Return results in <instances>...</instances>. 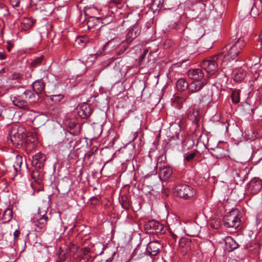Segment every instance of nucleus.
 I'll return each mask as SVG.
<instances>
[{
  "mask_svg": "<svg viewBox=\"0 0 262 262\" xmlns=\"http://www.w3.org/2000/svg\"><path fill=\"white\" fill-rule=\"evenodd\" d=\"M20 234V231L18 230H15L13 233V236L14 238H17Z\"/></svg>",
  "mask_w": 262,
  "mask_h": 262,
  "instance_id": "3c124183",
  "label": "nucleus"
},
{
  "mask_svg": "<svg viewBox=\"0 0 262 262\" xmlns=\"http://www.w3.org/2000/svg\"><path fill=\"white\" fill-rule=\"evenodd\" d=\"M181 27H183V26H182L181 23H178L176 24V27L174 28L176 30L180 31V32L183 31V34H185L186 33V31L187 30V27H185L184 29H181Z\"/></svg>",
  "mask_w": 262,
  "mask_h": 262,
  "instance_id": "a19ab883",
  "label": "nucleus"
},
{
  "mask_svg": "<svg viewBox=\"0 0 262 262\" xmlns=\"http://www.w3.org/2000/svg\"><path fill=\"white\" fill-rule=\"evenodd\" d=\"M246 74V71L242 69L234 70L232 73L233 80L237 82L241 81L243 80Z\"/></svg>",
  "mask_w": 262,
  "mask_h": 262,
  "instance_id": "aec40b11",
  "label": "nucleus"
},
{
  "mask_svg": "<svg viewBox=\"0 0 262 262\" xmlns=\"http://www.w3.org/2000/svg\"><path fill=\"white\" fill-rule=\"evenodd\" d=\"M46 158L43 154L38 152L35 154L32 158V165L36 169H41L44 166Z\"/></svg>",
  "mask_w": 262,
  "mask_h": 262,
  "instance_id": "f8f14e48",
  "label": "nucleus"
},
{
  "mask_svg": "<svg viewBox=\"0 0 262 262\" xmlns=\"http://www.w3.org/2000/svg\"><path fill=\"white\" fill-rule=\"evenodd\" d=\"M145 228L150 233H158L162 231L163 227L158 222L155 220L148 221L145 224Z\"/></svg>",
  "mask_w": 262,
  "mask_h": 262,
  "instance_id": "1a4fd4ad",
  "label": "nucleus"
},
{
  "mask_svg": "<svg viewBox=\"0 0 262 262\" xmlns=\"http://www.w3.org/2000/svg\"><path fill=\"white\" fill-rule=\"evenodd\" d=\"M91 200H97V199L96 198L94 197L93 198L91 199Z\"/></svg>",
  "mask_w": 262,
  "mask_h": 262,
  "instance_id": "69168bd1",
  "label": "nucleus"
},
{
  "mask_svg": "<svg viewBox=\"0 0 262 262\" xmlns=\"http://www.w3.org/2000/svg\"><path fill=\"white\" fill-rule=\"evenodd\" d=\"M27 137L28 138L27 141H30L31 143H33L38 140L37 134L35 132L29 133Z\"/></svg>",
  "mask_w": 262,
  "mask_h": 262,
  "instance_id": "2f4dec72",
  "label": "nucleus"
},
{
  "mask_svg": "<svg viewBox=\"0 0 262 262\" xmlns=\"http://www.w3.org/2000/svg\"><path fill=\"white\" fill-rule=\"evenodd\" d=\"M250 14L254 17H255L258 15V10L257 8L254 6V4H253L252 7L251 9Z\"/></svg>",
  "mask_w": 262,
  "mask_h": 262,
  "instance_id": "ea45409f",
  "label": "nucleus"
},
{
  "mask_svg": "<svg viewBox=\"0 0 262 262\" xmlns=\"http://www.w3.org/2000/svg\"><path fill=\"white\" fill-rule=\"evenodd\" d=\"M48 120L47 116L44 114H39L34 118L32 122L34 127L39 128L44 125Z\"/></svg>",
  "mask_w": 262,
  "mask_h": 262,
  "instance_id": "a211bd4d",
  "label": "nucleus"
},
{
  "mask_svg": "<svg viewBox=\"0 0 262 262\" xmlns=\"http://www.w3.org/2000/svg\"><path fill=\"white\" fill-rule=\"evenodd\" d=\"M13 212L12 210L9 208L6 209L3 214V223H6L12 219Z\"/></svg>",
  "mask_w": 262,
  "mask_h": 262,
  "instance_id": "c756f323",
  "label": "nucleus"
},
{
  "mask_svg": "<svg viewBox=\"0 0 262 262\" xmlns=\"http://www.w3.org/2000/svg\"><path fill=\"white\" fill-rule=\"evenodd\" d=\"M150 24L149 23H147L145 24V26L147 29H148L150 27Z\"/></svg>",
  "mask_w": 262,
  "mask_h": 262,
  "instance_id": "bf43d9fd",
  "label": "nucleus"
},
{
  "mask_svg": "<svg viewBox=\"0 0 262 262\" xmlns=\"http://www.w3.org/2000/svg\"><path fill=\"white\" fill-rule=\"evenodd\" d=\"M148 52V49H145L143 51V54H142V55L141 56L140 58V60H142L143 59V58L145 56V55L147 54V53Z\"/></svg>",
  "mask_w": 262,
  "mask_h": 262,
  "instance_id": "8fccbe9b",
  "label": "nucleus"
},
{
  "mask_svg": "<svg viewBox=\"0 0 262 262\" xmlns=\"http://www.w3.org/2000/svg\"><path fill=\"white\" fill-rule=\"evenodd\" d=\"M33 89L38 97L39 93H41L45 89V85L42 80H38L33 83Z\"/></svg>",
  "mask_w": 262,
  "mask_h": 262,
  "instance_id": "5701e85b",
  "label": "nucleus"
},
{
  "mask_svg": "<svg viewBox=\"0 0 262 262\" xmlns=\"http://www.w3.org/2000/svg\"><path fill=\"white\" fill-rule=\"evenodd\" d=\"M190 64V62L188 59L183 60L181 61L177 62L176 64L178 67H182L183 68H186Z\"/></svg>",
  "mask_w": 262,
  "mask_h": 262,
  "instance_id": "4c0bfd02",
  "label": "nucleus"
},
{
  "mask_svg": "<svg viewBox=\"0 0 262 262\" xmlns=\"http://www.w3.org/2000/svg\"><path fill=\"white\" fill-rule=\"evenodd\" d=\"M164 0H153L152 6L153 7L161 8L163 6Z\"/></svg>",
  "mask_w": 262,
  "mask_h": 262,
  "instance_id": "c9c22d12",
  "label": "nucleus"
},
{
  "mask_svg": "<svg viewBox=\"0 0 262 262\" xmlns=\"http://www.w3.org/2000/svg\"><path fill=\"white\" fill-rule=\"evenodd\" d=\"M48 220L47 216L45 213L40 214V209H38L31 219V222L35 227V231L41 234L43 233L47 229Z\"/></svg>",
  "mask_w": 262,
  "mask_h": 262,
  "instance_id": "7ed1b4c3",
  "label": "nucleus"
},
{
  "mask_svg": "<svg viewBox=\"0 0 262 262\" xmlns=\"http://www.w3.org/2000/svg\"><path fill=\"white\" fill-rule=\"evenodd\" d=\"M132 16H128L127 17V18H126V20L123 21V23H127L129 22L130 21V20L131 19Z\"/></svg>",
  "mask_w": 262,
  "mask_h": 262,
  "instance_id": "5fc2aeb1",
  "label": "nucleus"
},
{
  "mask_svg": "<svg viewBox=\"0 0 262 262\" xmlns=\"http://www.w3.org/2000/svg\"><path fill=\"white\" fill-rule=\"evenodd\" d=\"M6 57V55L2 52H0V59L2 60L5 59Z\"/></svg>",
  "mask_w": 262,
  "mask_h": 262,
  "instance_id": "864d4df0",
  "label": "nucleus"
},
{
  "mask_svg": "<svg viewBox=\"0 0 262 262\" xmlns=\"http://www.w3.org/2000/svg\"><path fill=\"white\" fill-rule=\"evenodd\" d=\"M25 132V127L16 124L11 126L9 128L8 139L17 147L21 146L26 136Z\"/></svg>",
  "mask_w": 262,
  "mask_h": 262,
  "instance_id": "f03ea898",
  "label": "nucleus"
},
{
  "mask_svg": "<svg viewBox=\"0 0 262 262\" xmlns=\"http://www.w3.org/2000/svg\"><path fill=\"white\" fill-rule=\"evenodd\" d=\"M115 254H116L115 252H113L112 254V257H113L115 255Z\"/></svg>",
  "mask_w": 262,
  "mask_h": 262,
  "instance_id": "338daca9",
  "label": "nucleus"
},
{
  "mask_svg": "<svg viewBox=\"0 0 262 262\" xmlns=\"http://www.w3.org/2000/svg\"><path fill=\"white\" fill-rule=\"evenodd\" d=\"M172 173V168L168 165L160 167L159 177L161 179L167 180Z\"/></svg>",
  "mask_w": 262,
  "mask_h": 262,
  "instance_id": "f3484780",
  "label": "nucleus"
},
{
  "mask_svg": "<svg viewBox=\"0 0 262 262\" xmlns=\"http://www.w3.org/2000/svg\"><path fill=\"white\" fill-rule=\"evenodd\" d=\"M225 247L229 251H232L236 249L238 247V244L231 236H227L225 238Z\"/></svg>",
  "mask_w": 262,
  "mask_h": 262,
  "instance_id": "6ab92c4d",
  "label": "nucleus"
},
{
  "mask_svg": "<svg viewBox=\"0 0 262 262\" xmlns=\"http://www.w3.org/2000/svg\"><path fill=\"white\" fill-rule=\"evenodd\" d=\"M119 201L124 209L126 210L129 209L130 203L129 199L127 195L123 194L120 199Z\"/></svg>",
  "mask_w": 262,
  "mask_h": 262,
  "instance_id": "bb28decb",
  "label": "nucleus"
},
{
  "mask_svg": "<svg viewBox=\"0 0 262 262\" xmlns=\"http://www.w3.org/2000/svg\"><path fill=\"white\" fill-rule=\"evenodd\" d=\"M195 155L194 153H190L185 156L184 159L187 161H190L194 158Z\"/></svg>",
  "mask_w": 262,
  "mask_h": 262,
  "instance_id": "a18cd8bd",
  "label": "nucleus"
},
{
  "mask_svg": "<svg viewBox=\"0 0 262 262\" xmlns=\"http://www.w3.org/2000/svg\"><path fill=\"white\" fill-rule=\"evenodd\" d=\"M134 135H135V137H134V139H135L136 138V137H137V132H135V133H134Z\"/></svg>",
  "mask_w": 262,
  "mask_h": 262,
  "instance_id": "e2e57ef3",
  "label": "nucleus"
},
{
  "mask_svg": "<svg viewBox=\"0 0 262 262\" xmlns=\"http://www.w3.org/2000/svg\"><path fill=\"white\" fill-rule=\"evenodd\" d=\"M102 53V52L100 51L99 52H97L96 54L90 55V56L92 57H93L94 59H96L97 56L100 55Z\"/></svg>",
  "mask_w": 262,
  "mask_h": 262,
  "instance_id": "603ef678",
  "label": "nucleus"
},
{
  "mask_svg": "<svg viewBox=\"0 0 262 262\" xmlns=\"http://www.w3.org/2000/svg\"><path fill=\"white\" fill-rule=\"evenodd\" d=\"M35 23V20L31 18H24L21 21V25L24 29H28L32 27Z\"/></svg>",
  "mask_w": 262,
  "mask_h": 262,
  "instance_id": "c85d7f7f",
  "label": "nucleus"
},
{
  "mask_svg": "<svg viewBox=\"0 0 262 262\" xmlns=\"http://www.w3.org/2000/svg\"><path fill=\"white\" fill-rule=\"evenodd\" d=\"M83 253L85 256V258L89 259V258L91 257V256L89 255V254L90 253V249L89 248H83Z\"/></svg>",
  "mask_w": 262,
  "mask_h": 262,
  "instance_id": "c03bdc74",
  "label": "nucleus"
},
{
  "mask_svg": "<svg viewBox=\"0 0 262 262\" xmlns=\"http://www.w3.org/2000/svg\"><path fill=\"white\" fill-rule=\"evenodd\" d=\"M50 99L53 102L56 103L60 102L63 98V95L60 94H53L50 96Z\"/></svg>",
  "mask_w": 262,
  "mask_h": 262,
  "instance_id": "7c9ffc66",
  "label": "nucleus"
},
{
  "mask_svg": "<svg viewBox=\"0 0 262 262\" xmlns=\"http://www.w3.org/2000/svg\"><path fill=\"white\" fill-rule=\"evenodd\" d=\"M141 32V26L138 21L133 26L130 27L127 31L126 34V39L128 42H132L133 40L137 38Z\"/></svg>",
  "mask_w": 262,
  "mask_h": 262,
  "instance_id": "0eeeda50",
  "label": "nucleus"
},
{
  "mask_svg": "<svg viewBox=\"0 0 262 262\" xmlns=\"http://www.w3.org/2000/svg\"><path fill=\"white\" fill-rule=\"evenodd\" d=\"M176 194L182 198L188 199L194 195L195 190L190 186L184 184H180L176 185L174 188Z\"/></svg>",
  "mask_w": 262,
  "mask_h": 262,
  "instance_id": "39448f33",
  "label": "nucleus"
},
{
  "mask_svg": "<svg viewBox=\"0 0 262 262\" xmlns=\"http://www.w3.org/2000/svg\"><path fill=\"white\" fill-rule=\"evenodd\" d=\"M20 2L19 0H11L10 4L13 7L19 6Z\"/></svg>",
  "mask_w": 262,
  "mask_h": 262,
  "instance_id": "de8ad7c7",
  "label": "nucleus"
},
{
  "mask_svg": "<svg viewBox=\"0 0 262 262\" xmlns=\"http://www.w3.org/2000/svg\"><path fill=\"white\" fill-rule=\"evenodd\" d=\"M31 176L35 182L39 183L43 179V174L41 171L36 169L32 172Z\"/></svg>",
  "mask_w": 262,
  "mask_h": 262,
  "instance_id": "a878e982",
  "label": "nucleus"
},
{
  "mask_svg": "<svg viewBox=\"0 0 262 262\" xmlns=\"http://www.w3.org/2000/svg\"><path fill=\"white\" fill-rule=\"evenodd\" d=\"M221 150V149L220 148L217 147V148H216V151L219 152V150Z\"/></svg>",
  "mask_w": 262,
  "mask_h": 262,
  "instance_id": "0e129e2a",
  "label": "nucleus"
},
{
  "mask_svg": "<svg viewBox=\"0 0 262 262\" xmlns=\"http://www.w3.org/2000/svg\"><path fill=\"white\" fill-rule=\"evenodd\" d=\"M8 45L7 46V50L10 52L11 50V48H12V45L9 43V42H8Z\"/></svg>",
  "mask_w": 262,
  "mask_h": 262,
  "instance_id": "6e6d98bb",
  "label": "nucleus"
},
{
  "mask_svg": "<svg viewBox=\"0 0 262 262\" xmlns=\"http://www.w3.org/2000/svg\"><path fill=\"white\" fill-rule=\"evenodd\" d=\"M42 56H40L33 60L31 63V66L35 68L40 65L42 62Z\"/></svg>",
  "mask_w": 262,
  "mask_h": 262,
  "instance_id": "e433bc0d",
  "label": "nucleus"
},
{
  "mask_svg": "<svg viewBox=\"0 0 262 262\" xmlns=\"http://www.w3.org/2000/svg\"><path fill=\"white\" fill-rule=\"evenodd\" d=\"M194 226H188L187 229H183V232H185L186 234L189 236H194L197 234V231H193L192 229Z\"/></svg>",
  "mask_w": 262,
  "mask_h": 262,
  "instance_id": "473e14b6",
  "label": "nucleus"
},
{
  "mask_svg": "<svg viewBox=\"0 0 262 262\" xmlns=\"http://www.w3.org/2000/svg\"><path fill=\"white\" fill-rule=\"evenodd\" d=\"M246 42L244 40L239 38L236 41L226 46L221 53L222 57L226 59L238 60L239 55L245 48Z\"/></svg>",
  "mask_w": 262,
  "mask_h": 262,
  "instance_id": "f257e3e1",
  "label": "nucleus"
},
{
  "mask_svg": "<svg viewBox=\"0 0 262 262\" xmlns=\"http://www.w3.org/2000/svg\"><path fill=\"white\" fill-rule=\"evenodd\" d=\"M223 56V53H220L210 59L204 60L202 62V67L207 73H213L217 68V60Z\"/></svg>",
  "mask_w": 262,
  "mask_h": 262,
  "instance_id": "423d86ee",
  "label": "nucleus"
},
{
  "mask_svg": "<svg viewBox=\"0 0 262 262\" xmlns=\"http://www.w3.org/2000/svg\"><path fill=\"white\" fill-rule=\"evenodd\" d=\"M59 113V109L56 107H52L49 110V113L52 116H56Z\"/></svg>",
  "mask_w": 262,
  "mask_h": 262,
  "instance_id": "79ce46f5",
  "label": "nucleus"
},
{
  "mask_svg": "<svg viewBox=\"0 0 262 262\" xmlns=\"http://www.w3.org/2000/svg\"><path fill=\"white\" fill-rule=\"evenodd\" d=\"M262 188V181L258 178L252 179L248 184V189L252 194L257 193Z\"/></svg>",
  "mask_w": 262,
  "mask_h": 262,
  "instance_id": "6e6552de",
  "label": "nucleus"
},
{
  "mask_svg": "<svg viewBox=\"0 0 262 262\" xmlns=\"http://www.w3.org/2000/svg\"><path fill=\"white\" fill-rule=\"evenodd\" d=\"M15 159L16 160L14 163V164L13 165V167L15 168V170L17 171V168H20L22 164L23 158L21 156H16Z\"/></svg>",
  "mask_w": 262,
  "mask_h": 262,
  "instance_id": "72a5a7b5",
  "label": "nucleus"
},
{
  "mask_svg": "<svg viewBox=\"0 0 262 262\" xmlns=\"http://www.w3.org/2000/svg\"><path fill=\"white\" fill-rule=\"evenodd\" d=\"M225 157V155H221V154H219V155H218V154H217V155H216V158H218V159H219V158H223V157Z\"/></svg>",
  "mask_w": 262,
  "mask_h": 262,
  "instance_id": "4d7b16f0",
  "label": "nucleus"
},
{
  "mask_svg": "<svg viewBox=\"0 0 262 262\" xmlns=\"http://www.w3.org/2000/svg\"><path fill=\"white\" fill-rule=\"evenodd\" d=\"M66 132L63 129L61 132H60V138L57 137L58 142H60L65 138Z\"/></svg>",
  "mask_w": 262,
  "mask_h": 262,
  "instance_id": "49530a36",
  "label": "nucleus"
},
{
  "mask_svg": "<svg viewBox=\"0 0 262 262\" xmlns=\"http://www.w3.org/2000/svg\"><path fill=\"white\" fill-rule=\"evenodd\" d=\"M13 104L18 108L27 110L29 108L28 103L24 99L23 95L11 98Z\"/></svg>",
  "mask_w": 262,
  "mask_h": 262,
  "instance_id": "4468645a",
  "label": "nucleus"
},
{
  "mask_svg": "<svg viewBox=\"0 0 262 262\" xmlns=\"http://www.w3.org/2000/svg\"><path fill=\"white\" fill-rule=\"evenodd\" d=\"M199 101H200V103H201V102H203L204 101V98L203 97H202L201 98H200L199 99Z\"/></svg>",
  "mask_w": 262,
  "mask_h": 262,
  "instance_id": "680f3d73",
  "label": "nucleus"
},
{
  "mask_svg": "<svg viewBox=\"0 0 262 262\" xmlns=\"http://www.w3.org/2000/svg\"><path fill=\"white\" fill-rule=\"evenodd\" d=\"M24 98L28 99L30 102H35L38 98H36V95L30 90H26L23 94Z\"/></svg>",
  "mask_w": 262,
  "mask_h": 262,
  "instance_id": "cd10ccee",
  "label": "nucleus"
},
{
  "mask_svg": "<svg viewBox=\"0 0 262 262\" xmlns=\"http://www.w3.org/2000/svg\"><path fill=\"white\" fill-rule=\"evenodd\" d=\"M92 113V110L88 104L83 103L79 105L78 114L81 118L86 119L91 116Z\"/></svg>",
  "mask_w": 262,
  "mask_h": 262,
  "instance_id": "9b49d317",
  "label": "nucleus"
},
{
  "mask_svg": "<svg viewBox=\"0 0 262 262\" xmlns=\"http://www.w3.org/2000/svg\"><path fill=\"white\" fill-rule=\"evenodd\" d=\"M187 116L188 119L192 120L194 123L197 122L199 119V111L194 107H190L188 110Z\"/></svg>",
  "mask_w": 262,
  "mask_h": 262,
  "instance_id": "412c9836",
  "label": "nucleus"
},
{
  "mask_svg": "<svg viewBox=\"0 0 262 262\" xmlns=\"http://www.w3.org/2000/svg\"><path fill=\"white\" fill-rule=\"evenodd\" d=\"M169 230L171 236L174 241H176V238L178 236L181 235L182 233H183V229L179 222H177L173 225H171L169 228Z\"/></svg>",
  "mask_w": 262,
  "mask_h": 262,
  "instance_id": "ddd939ff",
  "label": "nucleus"
},
{
  "mask_svg": "<svg viewBox=\"0 0 262 262\" xmlns=\"http://www.w3.org/2000/svg\"><path fill=\"white\" fill-rule=\"evenodd\" d=\"M113 1L117 4H120L121 2V0H113Z\"/></svg>",
  "mask_w": 262,
  "mask_h": 262,
  "instance_id": "13d9d810",
  "label": "nucleus"
},
{
  "mask_svg": "<svg viewBox=\"0 0 262 262\" xmlns=\"http://www.w3.org/2000/svg\"><path fill=\"white\" fill-rule=\"evenodd\" d=\"M176 86L179 91H184L186 90H188L189 84L185 79L181 78L177 81Z\"/></svg>",
  "mask_w": 262,
  "mask_h": 262,
  "instance_id": "393cba45",
  "label": "nucleus"
},
{
  "mask_svg": "<svg viewBox=\"0 0 262 262\" xmlns=\"http://www.w3.org/2000/svg\"><path fill=\"white\" fill-rule=\"evenodd\" d=\"M115 40H111L108 41L103 46L102 50L104 51L106 49L108 46H115Z\"/></svg>",
  "mask_w": 262,
  "mask_h": 262,
  "instance_id": "37998d69",
  "label": "nucleus"
},
{
  "mask_svg": "<svg viewBox=\"0 0 262 262\" xmlns=\"http://www.w3.org/2000/svg\"><path fill=\"white\" fill-rule=\"evenodd\" d=\"M232 101L234 103L239 101V93L238 91H233L231 95Z\"/></svg>",
  "mask_w": 262,
  "mask_h": 262,
  "instance_id": "f704fd0d",
  "label": "nucleus"
},
{
  "mask_svg": "<svg viewBox=\"0 0 262 262\" xmlns=\"http://www.w3.org/2000/svg\"><path fill=\"white\" fill-rule=\"evenodd\" d=\"M64 255H59L58 258L56 259V262H64Z\"/></svg>",
  "mask_w": 262,
  "mask_h": 262,
  "instance_id": "09e8293b",
  "label": "nucleus"
},
{
  "mask_svg": "<svg viewBox=\"0 0 262 262\" xmlns=\"http://www.w3.org/2000/svg\"><path fill=\"white\" fill-rule=\"evenodd\" d=\"M224 225L226 228L237 229L240 225V217L237 210H232L228 212L223 219Z\"/></svg>",
  "mask_w": 262,
  "mask_h": 262,
  "instance_id": "20e7f679",
  "label": "nucleus"
},
{
  "mask_svg": "<svg viewBox=\"0 0 262 262\" xmlns=\"http://www.w3.org/2000/svg\"><path fill=\"white\" fill-rule=\"evenodd\" d=\"M176 138L177 139L179 138V135H176Z\"/></svg>",
  "mask_w": 262,
  "mask_h": 262,
  "instance_id": "774afa93",
  "label": "nucleus"
},
{
  "mask_svg": "<svg viewBox=\"0 0 262 262\" xmlns=\"http://www.w3.org/2000/svg\"><path fill=\"white\" fill-rule=\"evenodd\" d=\"M188 77L196 81H203L204 73L201 69H190L188 71Z\"/></svg>",
  "mask_w": 262,
  "mask_h": 262,
  "instance_id": "9d476101",
  "label": "nucleus"
},
{
  "mask_svg": "<svg viewBox=\"0 0 262 262\" xmlns=\"http://www.w3.org/2000/svg\"><path fill=\"white\" fill-rule=\"evenodd\" d=\"M161 244L157 241L149 242L146 247V252L150 255H156L159 251Z\"/></svg>",
  "mask_w": 262,
  "mask_h": 262,
  "instance_id": "2eb2a0df",
  "label": "nucleus"
},
{
  "mask_svg": "<svg viewBox=\"0 0 262 262\" xmlns=\"http://www.w3.org/2000/svg\"><path fill=\"white\" fill-rule=\"evenodd\" d=\"M130 42H128L126 39L125 40L120 42L116 49V53L118 55L122 54L127 49L130 44Z\"/></svg>",
  "mask_w": 262,
  "mask_h": 262,
  "instance_id": "4be33fe9",
  "label": "nucleus"
},
{
  "mask_svg": "<svg viewBox=\"0 0 262 262\" xmlns=\"http://www.w3.org/2000/svg\"><path fill=\"white\" fill-rule=\"evenodd\" d=\"M66 126L70 129L71 134H75L78 132L79 125L76 121L74 120L67 121L65 123Z\"/></svg>",
  "mask_w": 262,
  "mask_h": 262,
  "instance_id": "b1692460",
  "label": "nucleus"
},
{
  "mask_svg": "<svg viewBox=\"0 0 262 262\" xmlns=\"http://www.w3.org/2000/svg\"><path fill=\"white\" fill-rule=\"evenodd\" d=\"M112 260V258H110L108 259H106V262H111Z\"/></svg>",
  "mask_w": 262,
  "mask_h": 262,
  "instance_id": "052dcab7",
  "label": "nucleus"
},
{
  "mask_svg": "<svg viewBox=\"0 0 262 262\" xmlns=\"http://www.w3.org/2000/svg\"><path fill=\"white\" fill-rule=\"evenodd\" d=\"M205 79L203 81H193L189 84L188 91L189 93H196L200 91L206 84Z\"/></svg>",
  "mask_w": 262,
  "mask_h": 262,
  "instance_id": "dca6fc26",
  "label": "nucleus"
},
{
  "mask_svg": "<svg viewBox=\"0 0 262 262\" xmlns=\"http://www.w3.org/2000/svg\"><path fill=\"white\" fill-rule=\"evenodd\" d=\"M179 246L180 247L184 248L185 247H188L190 245V242L189 240H186L183 238H181L179 241Z\"/></svg>",
  "mask_w": 262,
  "mask_h": 262,
  "instance_id": "58836bf2",
  "label": "nucleus"
}]
</instances>
